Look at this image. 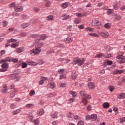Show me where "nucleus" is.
Segmentation results:
<instances>
[{
  "label": "nucleus",
  "mask_w": 125,
  "mask_h": 125,
  "mask_svg": "<svg viewBox=\"0 0 125 125\" xmlns=\"http://www.w3.org/2000/svg\"><path fill=\"white\" fill-rule=\"evenodd\" d=\"M80 95L83 98L82 103H83V105H86V104H87V99H90L91 98V96L86 95L84 92V91H81L80 92Z\"/></svg>",
  "instance_id": "obj_1"
},
{
  "label": "nucleus",
  "mask_w": 125,
  "mask_h": 125,
  "mask_svg": "<svg viewBox=\"0 0 125 125\" xmlns=\"http://www.w3.org/2000/svg\"><path fill=\"white\" fill-rule=\"evenodd\" d=\"M73 62L71 63L73 65H77V64H78L79 66H81V65L83 64V62H84V59H82L81 60L79 58H75L73 59Z\"/></svg>",
  "instance_id": "obj_2"
},
{
  "label": "nucleus",
  "mask_w": 125,
  "mask_h": 125,
  "mask_svg": "<svg viewBox=\"0 0 125 125\" xmlns=\"http://www.w3.org/2000/svg\"><path fill=\"white\" fill-rule=\"evenodd\" d=\"M42 51V49H41V47H38L36 49H33L31 51L30 54L31 55L34 56V55H38L39 53H40Z\"/></svg>",
  "instance_id": "obj_3"
},
{
  "label": "nucleus",
  "mask_w": 125,
  "mask_h": 125,
  "mask_svg": "<svg viewBox=\"0 0 125 125\" xmlns=\"http://www.w3.org/2000/svg\"><path fill=\"white\" fill-rule=\"evenodd\" d=\"M1 67L3 69H0V72H5L7 70V68H8V63H4L1 65Z\"/></svg>",
  "instance_id": "obj_4"
},
{
  "label": "nucleus",
  "mask_w": 125,
  "mask_h": 125,
  "mask_svg": "<svg viewBox=\"0 0 125 125\" xmlns=\"http://www.w3.org/2000/svg\"><path fill=\"white\" fill-rule=\"evenodd\" d=\"M117 59H119V62L121 64H123L125 62V58L123 55L118 56L117 57Z\"/></svg>",
  "instance_id": "obj_5"
},
{
  "label": "nucleus",
  "mask_w": 125,
  "mask_h": 125,
  "mask_svg": "<svg viewBox=\"0 0 125 125\" xmlns=\"http://www.w3.org/2000/svg\"><path fill=\"white\" fill-rule=\"evenodd\" d=\"M101 22L97 20H93L92 21L91 26H100Z\"/></svg>",
  "instance_id": "obj_6"
},
{
  "label": "nucleus",
  "mask_w": 125,
  "mask_h": 125,
  "mask_svg": "<svg viewBox=\"0 0 125 125\" xmlns=\"http://www.w3.org/2000/svg\"><path fill=\"white\" fill-rule=\"evenodd\" d=\"M12 61V58H10L9 57H7L4 60H2L0 61V64L1 63H4V62H11Z\"/></svg>",
  "instance_id": "obj_7"
},
{
  "label": "nucleus",
  "mask_w": 125,
  "mask_h": 125,
  "mask_svg": "<svg viewBox=\"0 0 125 125\" xmlns=\"http://www.w3.org/2000/svg\"><path fill=\"white\" fill-rule=\"evenodd\" d=\"M14 10L15 11L21 12L23 10V7L21 6H16L14 7Z\"/></svg>",
  "instance_id": "obj_8"
},
{
  "label": "nucleus",
  "mask_w": 125,
  "mask_h": 125,
  "mask_svg": "<svg viewBox=\"0 0 125 125\" xmlns=\"http://www.w3.org/2000/svg\"><path fill=\"white\" fill-rule=\"evenodd\" d=\"M70 18V16L68 14H63L61 17L62 20H67Z\"/></svg>",
  "instance_id": "obj_9"
},
{
  "label": "nucleus",
  "mask_w": 125,
  "mask_h": 125,
  "mask_svg": "<svg viewBox=\"0 0 125 125\" xmlns=\"http://www.w3.org/2000/svg\"><path fill=\"white\" fill-rule=\"evenodd\" d=\"M10 77H11L12 80H14V79H16V82H18V81H20V79H21V77L20 76L18 77H15V74H12L11 75H10Z\"/></svg>",
  "instance_id": "obj_10"
},
{
  "label": "nucleus",
  "mask_w": 125,
  "mask_h": 125,
  "mask_svg": "<svg viewBox=\"0 0 125 125\" xmlns=\"http://www.w3.org/2000/svg\"><path fill=\"white\" fill-rule=\"evenodd\" d=\"M88 88L89 89H93V88H95V85L94 84V83L90 82L88 83Z\"/></svg>",
  "instance_id": "obj_11"
},
{
  "label": "nucleus",
  "mask_w": 125,
  "mask_h": 125,
  "mask_svg": "<svg viewBox=\"0 0 125 125\" xmlns=\"http://www.w3.org/2000/svg\"><path fill=\"white\" fill-rule=\"evenodd\" d=\"M100 35L102 37H104V38H107L109 36V33L107 32H101L100 33Z\"/></svg>",
  "instance_id": "obj_12"
},
{
  "label": "nucleus",
  "mask_w": 125,
  "mask_h": 125,
  "mask_svg": "<svg viewBox=\"0 0 125 125\" xmlns=\"http://www.w3.org/2000/svg\"><path fill=\"white\" fill-rule=\"evenodd\" d=\"M112 65L113 62L112 61L106 60L103 64V66H106V65Z\"/></svg>",
  "instance_id": "obj_13"
},
{
  "label": "nucleus",
  "mask_w": 125,
  "mask_h": 125,
  "mask_svg": "<svg viewBox=\"0 0 125 125\" xmlns=\"http://www.w3.org/2000/svg\"><path fill=\"white\" fill-rule=\"evenodd\" d=\"M85 31L86 32H94L95 31V29L94 28H92L91 27H88L85 29Z\"/></svg>",
  "instance_id": "obj_14"
},
{
  "label": "nucleus",
  "mask_w": 125,
  "mask_h": 125,
  "mask_svg": "<svg viewBox=\"0 0 125 125\" xmlns=\"http://www.w3.org/2000/svg\"><path fill=\"white\" fill-rule=\"evenodd\" d=\"M69 6V2H64L61 4V7L62 8H67Z\"/></svg>",
  "instance_id": "obj_15"
},
{
  "label": "nucleus",
  "mask_w": 125,
  "mask_h": 125,
  "mask_svg": "<svg viewBox=\"0 0 125 125\" xmlns=\"http://www.w3.org/2000/svg\"><path fill=\"white\" fill-rule=\"evenodd\" d=\"M46 20L47 21H53L54 20L53 16L50 15L46 17Z\"/></svg>",
  "instance_id": "obj_16"
},
{
  "label": "nucleus",
  "mask_w": 125,
  "mask_h": 125,
  "mask_svg": "<svg viewBox=\"0 0 125 125\" xmlns=\"http://www.w3.org/2000/svg\"><path fill=\"white\" fill-rule=\"evenodd\" d=\"M16 50L18 53H21V52H23V51H24V48L23 47L18 48Z\"/></svg>",
  "instance_id": "obj_17"
},
{
  "label": "nucleus",
  "mask_w": 125,
  "mask_h": 125,
  "mask_svg": "<svg viewBox=\"0 0 125 125\" xmlns=\"http://www.w3.org/2000/svg\"><path fill=\"white\" fill-rule=\"evenodd\" d=\"M103 106L104 109H108L110 107V104L108 103H104L103 104Z\"/></svg>",
  "instance_id": "obj_18"
},
{
  "label": "nucleus",
  "mask_w": 125,
  "mask_h": 125,
  "mask_svg": "<svg viewBox=\"0 0 125 125\" xmlns=\"http://www.w3.org/2000/svg\"><path fill=\"white\" fill-rule=\"evenodd\" d=\"M33 107H34V104H28L25 105L26 109H30V108H33Z\"/></svg>",
  "instance_id": "obj_19"
},
{
  "label": "nucleus",
  "mask_w": 125,
  "mask_h": 125,
  "mask_svg": "<svg viewBox=\"0 0 125 125\" xmlns=\"http://www.w3.org/2000/svg\"><path fill=\"white\" fill-rule=\"evenodd\" d=\"M48 87L52 89L55 87V83H50L48 84Z\"/></svg>",
  "instance_id": "obj_20"
},
{
  "label": "nucleus",
  "mask_w": 125,
  "mask_h": 125,
  "mask_svg": "<svg viewBox=\"0 0 125 125\" xmlns=\"http://www.w3.org/2000/svg\"><path fill=\"white\" fill-rule=\"evenodd\" d=\"M107 15H110V14H112V13H114V10L112 9H108L107 10Z\"/></svg>",
  "instance_id": "obj_21"
},
{
  "label": "nucleus",
  "mask_w": 125,
  "mask_h": 125,
  "mask_svg": "<svg viewBox=\"0 0 125 125\" xmlns=\"http://www.w3.org/2000/svg\"><path fill=\"white\" fill-rule=\"evenodd\" d=\"M21 111V108L18 109L16 110L12 111V114L13 115H17V114L20 113Z\"/></svg>",
  "instance_id": "obj_22"
},
{
  "label": "nucleus",
  "mask_w": 125,
  "mask_h": 125,
  "mask_svg": "<svg viewBox=\"0 0 125 125\" xmlns=\"http://www.w3.org/2000/svg\"><path fill=\"white\" fill-rule=\"evenodd\" d=\"M118 97L120 99H124V98H125V93H120Z\"/></svg>",
  "instance_id": "obj_23"
},
{
  "label": "nucleus",
  "mask_w": 125,
  "mask_h": 125,
  "mask_svg": "<svg viewBox=\"0 0 125 125\" xmlns=\"http://www.w3.org/2000/svg\"><path fill=\"white\" fill-rule=\"evenodd\" d=\"M91 118L92 121H96L97 119V115L94 114L91 115Z\"/></svg>",
  "instance_id": "obj_24"
},
{
  "label": "nucleus",
  "mask_w": 125,
  "mask_h": 125,
  "mask_svg": "<svg viewBox=\"0 0 125 125\" xmlns=\"http://www.w3.org/2000/svg\"><path fill=\"white\" fill-rule=\"evenodd\" d=\"M57 115H58L57 112H54L52 113L51 116L53 119H56V118H57Z\"/></svg>",
  "instance_id": "obj_25"
},
{
  "label": "nucleus",
  "mask_w": 125,
  "mask_h": 125,
  "mask_svg": "<svg viewBox=\"0 0 125 125\" xmlns=\"http://www.w3.org/2000/svg\"><path fill=\"white\" fill-rule=\"evenodd\" d=\"M30 24L29 23H23L21 25V28L22 29H25V28H27V27H29Z\"/></svg>",
  "instance_id": "obj_26"
},
{
  "label": "nucleus",
  "mask_w": 125,
  "mask_h": 125,
  "mask_svg": "<svg viewBox=\"0 0 125 125\" xmlns=\"http://www.w3.org/2000/svg\"><path fill=\"white\" fill-rule=\"evenodd\" d=\"M58 72L60 75H63V74H65V69H60L58 70Z\"/></svg>",
  "instance_id": "obj_27"
},
{
  "label": "nucleus",
  "mask_w": 125,
  "mask_h": 125,
  "mask_svg": "<svg viewBox=\"0 0 125 125\" xmlns=\"http://www.w3.org/2000/svg\"><path fill=\"white\" fill-rule=\"evenodd\" d=\"M38 114L40 116H42V115L44 114V111H43V109H40L38 111Z\"/></svg>",
  "instance_id": "obj_28"
},
{
  "label": "nucleus",
  "mask_w": 125,
  "mask_h": 125,
  "mask_svg": "<svg viewBox=\"0 0 125 125\" xmlns=\"http://www.w3.org/2000/svg\"><path fill=\"white\" fill-rule=\"evenodd\" d=\"M89 36H91V37H94L95 38H99V35L96 33H90Z\"/></svg>",
  "instance_id": "obj_29"
},
{
  "label": "nucleus",
  "mask_w": 125,
  "mask_h": 125,
  "mask_svg": "<svg viewBox=\"0 0 125 125\" xmlns=\"http://www.w3.org/2000/svg\"><path fill=\"white\" fill-rule=\"evenodd\" d=\"M31 122H34L35 125H39V124H40V120H39V119H37L34 121V120L32 121L31 120Z\"/></svg>",
  "instance_id": "obj_30"
},
{
  "label": "nucleus",
  "mask_w": 125,
  "mask_h": 125,
  "mask_svg": "<svg viewBox=\"0 0 125 125\" xmlns=\"http://www.w3.org/2000/svg\"><path fill=\"white\" fill-rule=\"evenodd\" d=\"M69 93L72 95L73 97H76L77 96V93L74 91H70Z\"/></svg>",
  "instance_id": "obj_31"
},
{
  "label": "nucleus",
  "mask_w": 125,
  "mask_h": 125,
  "mask_svg": "<svg viewBox=\"0 0 125 125\" xmlns=\"http://www.w3.org/2000/svg\"><path fill=\"white\" fill-rule=\"evenodd\" d=\"M63 79H66V74L63 73L60 76V80H63Z\"/></svg>",
  "instance_id": "obj_32"
},
{
  "label": "nucleus",
  "mask_w": 125,
  "mask_h": 125,
  "mask_svg": "<svg viewBox=\"0 0 125 125\" xmlns=\"http://www.w3.org/2000/svg\"><path fill=\"white\" fill-rule=\"evenodd\" d=\"M17 42V40L14 39H11L7 41V42Z\"/></svg>",
  "instance_id": "obj_33"
},
{
  "label": "nucleus",
  "mask_w": 125,
  "mask_h": 125,
  "mask_svg": "<svg viewBox=\"0 0 125 125\" xmlns=\"http://www.w3.org/2000/svg\"><path fill=\"white\" fill-rule=\"evenodd\" d=\"M115 19L116 20H121L122 19V17L118 14H115Z\"/></svg>",
  "instance_id": "obj_34"
},
{
  "label": "nucleus",
  "mask_w": 125,
  "mask_h": 125,
  "mask_svg": "<svg viewBox=\"0 0 125 125\" xmlns=\"http://www.w3.org/2000/svg\"><path fill=\"white\" fill-rule=\"evenodd\" d=\"M11 47H13L15 48V47H17L18 46V44L17 43H12L11 45Z\"/></svg>",
  "instance_id": "obj_35"
},
{
  "label": "nucleus",
  "mask_w": 125,
  "mask_h": 125,
  "mask_svg": "<svg viewBox=\"0 0 125 125\" xmlns=\"http://www.w3.org/2000/svg\"><path fill=\"white\" fill-rule=\"evenodd\" d=\"M28 65H38V63L35 62H28Z\"/></svg>",
  "instance_id": "obj_36"
},
{
  "label": "nucleus",
  "mask_w": 125,
  "mask_h": 125,
  "mask_svg": "<svg viewBox=\"0 0 125 125\" xmlns=\"http://www.w3.org/2000/svg\"><path fill=\"white\" fill-rule=\"evenodd\" d=\"M13 16H19L20 14H19L17 11H15L12 14Z\"/></svg>",
  "instance_id": "obj_37"
},
{
  "label": "nucleus",
  "mask_w": 125,
  "mask_h": 125,
  "mask_svg": "<svg viewBox=\"0 0 125 125\" xmlns=\"http://www.w3.org/2000/svg\"><path fill=\"white\" fill-rule=\"evenodd\" d=\"M124 72V70H119L116 69L115 71L114 74H122Z\"/></svg>",
  "instance_id": "obj_38"
},
{
  "label": "nucleus",
  "mask_w": 125,
  "mask_h": 125,
  "mask_svg": "<svg viewBox=\"0 0 125 125\" xmlns=\"http://www.w3.org/2000/svg\"><path fill=\"white\" fill-rule=\"evenodd\" d=\"M39 37V34H33L30 36V38H33V39H37Z\"/></svg>",
  "instance_id": "obj_39"
},
{
  "label": "nucleus",
  "mask_w": 125,
  "mask_h": 125,
  "mask_svg": "<svg viewBox=\"0 0 125 125\" xmlns=\"http://www.w3.org/2000/svg\"><path fill=\"white\" fill-rule=\"evenodd\" d=\"M41 40H45V39H46L47 38V36H46V35L43 34L40 37Z\"/></svg>",
  "instance_id": "obj_40"
},
{
  "label": "nucleus",
  "mask_w": 125,
  "mask_h": 125,
  "mask_svg": "<svg viewBox=\"0 0 125 125\" xmlns=\"http://www.w3.org/2000/svg\"><path fill=\"white\" fill-rule=\"evenodd\" d=\"M8 22L6 21H4L2 23L3 27H6L7 26Z\"/></svg>",
  "instance_id": "obj_41"
},
{
  "label": "nucleus",
  "mask_w": 125,
  "mask_h": 125,
  "mask_svg": "<svg viewBox=\"0 0 125 125\" xmlns=\"http://www.w3.org/2000/svg\"><path fill=\"white\" fill-rule=\"evenodd\" d=\"M16 4L15 2H12L11 3H10V4H9V7H15Z\"/></svg>",
  "instance_id": "obj_42"
},
{
  "label": "nucleus",
  "mask_w": 125,
  "mask_h": 125,
  "mask_svg": "<svg viewBox=\"0 0 125 125\" xmlns=\"http://www.w3.org/2000/svg\"><path fill=\"white\" fill-rule=\"evenodd\" d=\"M37 21H38L37 19L31 20L30 21V23H32V24H36V23H37Z\"/></svg>",
  "instance_id": "obj_43"
},
{
  "label": "nucleus",
  "mask_w": 125,
  "mask_h": 125,
  "mask_svg": "<svg viewBox=\"0 0 125 125\" xmlns=\"http://www.w3.org/2000/svg\"><path fill=\"white\" fill-rule=\"evenodd\" d=\"M104 56V55H103V53H100L97 55V57L98 58H102V57H103Z\"/></svg>",
  "instance_id": "obj_44"
},
{
  "label": "nucleus",
  "mask_w": 125,
  "mask_h": 125,
  "mask_svg": "<svg viewBox=\"0 0 125 125\" xmlns=\"http://www.w3.org/2000/svg\"><path fill=\"white\" fill-rule=\"evenodd\" d=\"M10 108L11 109H15V108H16V105L13 104H12L10 105Z\"/></svg>",
  "instance_id": "obj_45"
},
{
  "label": "nucleus",
  "mask_w": 125,
  "mask_h": 125,
  "mask_svg": "<svg viewBox=\"0 0 125 125\" xmlns=\"http://www.w3.org/2000/svg\"><path fill=\"white\" fill-rule=\"evenodd\" d=\"M110 27H111V24H110V23H106L104 24V27L106 29H108L110 28Z\"/></svg>",
  "instance_id": "obj_46"
},
{
  "label": "nucleus",
  "mask_w": 125,
  "mask_h": 125,
  "mask_svg": "<svg viewBox=\"0 0 125 125\" xmlns=\"http://www.w3.org/2000/svg\"><path fill=\"white\" fill-rule=\"evenodd\" d=\"M35 93H36V92H35V90H32L30 91V95L31 96H33V95H35Z\"/></svg>",
  "instance_id": "obj_47"
},
{
  "label": "nucleus",
  "mask_w": 125,
  "mask_h": 125,
  "mask_svg": "<svg viewBox=\"0 0 125 125\" xmlns=\"http://www.w3.org/2000/svg\"><path fill=\"white\" fill-rule=\"evenodd\" d=\"M21 18L22 19H27V18H28V15L26 14H22L21 16Z\"/></svg>",
  "instance_id": "obj_48"
},
{
  "label": "nucleus",
  "mask_w": 125,
  "mask_h": 125,
  "mask_svg": "<svg viewBox=\"0 0 125 125\" xmlns=\"http://www.w3.org/2000/svg\"><path fill=\"white\" fill-rule=\"evenodd\" d=\"M125 122V117H123L120 119V124H123Z\"/></svg>",
  "instance_id": "obj_49"
},
{
  "label": "nucleus",
  "mask_w": 125,
  "mask_h": 125,
  "mask_svg": "<svg viewBox=\"0 0 125 125\" xmlns=\"http://www.w3.org/2000/svg\"><path fill=\"white\" fill-rule=\"evenodd\" d=\"M59 86H60V87H65L66 86V83H60Z\"/></svg>",
  "instance_id": "obj_50"
},
{
  "label": "nucleus",
  "mask_w": 125,
  "mask_h": 125,
  "mask_svg": "<svg viewBox=\"0 0 125 125\" xmlns=\"http://www.w3.org/2000/svg\"><path fill=\"white\" fill-rule=\"evenodd\" d=\"M28 35L26 33L23 32L20 34L21 37H26Z\"/></svg>",
  "instance_id": "obj_51"
},
{
  "label": "nucleus",
  "mask_w": 125,
  "mask_h": 125,
  "mask_svg": "<svg viewBox=\"0 0 125 125\" xmlns=\"http://www.w3.org/2000/svg\"><path fill=\"white\" fill-rule=\"evenodd\" d=\"M15 96V93L14 92H11L10 95V97L11 98L14 97Z\"/></svg>",
  "instance_id": "obj_52"
},
{
  "label": "nucleus",
  "mask_w": 125,
  "mask_h": 125,
  "mask_svg": "<svg viewBox=\"0 0 125 125\" xmlns=\"http://www.w3.org/2000/svg\"><path fill=\"white\" fill-rule=\"evenodd\" d=\"M52 52H53V53H54V51H52V49H51L50 50H49L46 52V54L48 55L49 54L52 53Z\"/></svg>",
  "instance_id": "obj_53"
},
{
  "label": "nucleus",
  "mask_w": 125,
  "mask_h": 125,
  "mask_svg": "<svg viewBox=\"0 0 125 125\" xmlns=\"http://www.w3.org/2000/svg\"><path fill=\"white\" fill-rule=\"evenodd\" d=\"M115 88L114 86H113L112 85H110L109 86V89L110 91H112V90H114V89Z\"/></svg>",
  "instance_id": "obj_54"
},
{
  "label": "nucleus",
  "mask_w": 125,
  "mask_h": 125,
  "mask_svg": "<svg viewBox=\"0 0 125 125\" xmlns=\"http://www.w3.org/2000/svg\"><path fill=\"white\" fill-rule=\"evenodd\" d=\"M22 68H26L27 67V63L26 62L21 64Z\"/></svg>",
  "instance_id": "obj_55"
},
{
  "label": "nucleus",
  "mask_w": 125,
  "mask_h": 125,
  "mask_svg": "<svg viewBox=\"0 0 125 125\" xmlns=\"http://www.w3.org/2000/svg\"><path fill=\"white\" fill-rule=\"evenodd\" d=\"M86 120L87 121L88 120H91V115L86 116Z\"/></svg>",
  "instance_id": "obj_56"
},
{
  "label": "nucleus",
  "mask_w": 125,
  "mask_h": 125,
  "mask_svg": "<svg viewBox=\"0 0 125 125\" xmlns=\"http://www.w3.org/2000/svg\"><path fill=\"white\" fill-rule=\"evenodd\" d=\"M46 7H49L50 6V2H47L45 4Z\"/></svg>",
  "instance_id": "obj_57"
},
{
  "label": "nucleus",
  "mask_w": 125,
  "mask_h": 125,
  "mask_svg": "<svg viewBox=\"0 0 125 125\" xmlns=\"http://www.w3.org/2000/svg\"><path fill=\"white\" fill-rule=\"evenodd\" d=\"M41 80H42L43 82H45V81H47L48 79H47V78L42 77Z\"/></svg>",
  "instance_id": "obj_58"
},
{
  "label": "nucleus",
  "mask_w": 125,
  "mask_h": 125,
  "mask_svg": "<svg viewBox=\"0 0 125 125\" xmlns=\"http://www.w3.org/2000/svg\"><path fill=\"white\" fill-rule=\"evenodd\" d=\"M12 62H14V63H16L18 62V59H12Z\"/></svg>",
  "instance_id": "obj_59"
},
{
  "label": "nucleus",
  "mask_w": 125,
  "mask_h": 125,
  "mask_svg": "<svg viewBox=\"0 0 125 125\" xmlns=\"http://www.w3.org/2000/svg\"><path fill=\"white\" fill-rule=\"evenodd\" d=\"M101 9L102 10H107L108 9V6H104L101 8Z\"/></svg>",
  "instance_id": "obj_60"
},
{
  "label": "nucleus",
  "mask_w": 125,
  "mask_h": 125,
  "mask_svg": "<svg viewBox=\"0 0 125 125\" xmlns=\"http://www.w3.org/2000/svg\"><path fill=\"white\" fill-rule=\"evenodd\" d=\"M74 22L75 24H79L80 23V20L78 19H75Z\"/></svg>",
  "instance_id": "obj_61"
},
{
  "label": "nucleus",
  "mask_w": 125,
  "mask_h": 125,
  "mask_svg": "<svg viewBox=\"0 0 125 125\" xmlns=\"http://www.w3.org/2000/svg\"><path fill=\"white\" fill-rule=\"evenodd\" d=\"M84 123H83V121H80L78 123L77 125H84Z\"/></svg>",
  "instance_id": "obj_62"
},
{
  "label": "nucleus",
  "mask_w": 125,
  "mask_h": 125,
  "mask_svg": "<svg viewBox=\"0 0 125 125\" xmlns=\"http://www.w3.org/2000/svg\"><path fill=\"white\" fill-rule=\"evenodd\" d=\"M73 116L74 115H73V114H72L71 112H69L68 114V118H72Z\"/></svg>",
  "instance_id": "obj_63"
},
{
  "label": "nucleus",
  "mask_w": 125,
  "mask_h": 125,
  "mask_svg": "<svg viewBox=\"0 0 125 125\" xmlns=\"http://www.w3.org/2000/svg\"><path fill=\"white\" fill-rule=\"evenodd\" d=\"M74 120H80V117L78 115H75L74 116Z\"/></svg>",
  "instance_id": "obj_64"
}]
</instances>
